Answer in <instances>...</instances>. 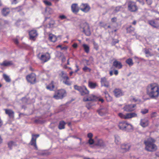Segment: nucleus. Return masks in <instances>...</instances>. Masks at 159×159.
Instances as JSON below:
<instances>
[{
    "label": "nucleus",
    "instance_id": "nucleus-1",
    "mask_svg": "<svg viewBox=\"0 0 159 159\" xmlns=\"http://www.w3.org/2000/svg\"><path fill=\"white\" fill-rule=\"evenodd\" d=\"M148 94L152 98H156L159 96V86L156 83L149 84L147 88Z\"/></svg>",
    "mask_w": 159,
    "mask_h": 159
},
{
    "label": "nucleus",
    "instance_id": "nucleus-2",
    "mask_svg": "<svg viewBox=\"0 0 159 159\" xmlns=\"http://www.w3.org/2000/svg\"><path fill=\"white\" fill-rule=\"evenodd\" d=\"M156 141L155 139L151 137L145 140L144 143L145 145V149L149 152L156 151L157 149V145L154 144Z\"/></svg>",
    "mask_w": 159,
    "mask_h": 159
},
{
    "label": "nucleus",
    "instance_id": "nucleus-3",
    "mask_svg": "<svg viewBox=\"0 0 159 159\" xmlns=\"http://www.w3.org/2000/svg\"><path fill=\"white\" fill-rule=\"evenodd\" d=\"M66 95V93L65 90L63 89H61L55 91L53 96V98L58 100L62 99Z\"/></svg>",
    "mask_w": 159,
    "mask_h": 159
},
{
    "label": "nucleus",
    "instance_id": "nucleus-4",
    "mask_svg": "<svg viewBox=\"0 0 159 159\" xmlns=\"http://www.w3.org/2000/svg\"><path fill=\"white\" fill-rule=\"evenodd\" d=\"M74 88L75 90L80 92L81 96L86 95L89 94V91L85 86H78L75 85L74 86Z\"/></svg>",
    "mask_w": 159,
    "mask_h": 159
},
{
    "label": "nucleus",
    "instance_id": "nucleus-5",
    "mask_svg": "<svg viewBox=\"0 0 159 159\" xmlns=\"http://www.w3.org/2000/svg\"><path fill=\"white\" fill-rule=\"evenodd\" d=\"M128 10L131 12H136L138 10V7L135 2L129 1L127 3Z\"/></svg>",
    "mask_w": 159,
    "mask_h": 159
},
{
    "label": "nucleus",
    "instance_id": "nucleus-6",
    "mask_svg": "<svg viewBox=\"0 0 159 159\" xmlns=\"http://www.w3.org/2000/svg\"><path fill=\"white\" fill-rule=\"evenodd\" d=\"M80 28L83 29V32L87 36L91 35V32L89 24L86 22L82 23L80 24Z\"/></svg>",
    "mask_w": 159,
    "mask_h": 159
},
{
    "label": "nucleus",
    "instance_id": "nucleus-7",
    "mask_svg": "<svg viewBox=\"0 0 159 159\" xmlns=\"http://www.w3.org/2000/svg\"><path fill=\"white\" fill-rule=\"evenodd\" d=\"M39 136V134H32L31 139L29 143V145L33 146L34 148V149L36 150H37L38 149L36 143V139Z\"/></svg>",
    "mask_w": 159,
    "mask_h": 159
},
{
    "label": "nucleus",
    "instance_id": "nucleus-8",
    "mask_svg": "<svg viewBox=\"0 0 159 159\" xmlns=\"http://www.w3.org/2000/svg\"><path fill=\"white\" fill-rule=\"evenodd\" d=\"M118 115L120 118L124 119L131 118L137 116V114L135 113H129L125 115H124L122 113H119Z\"/></svg>",
    "mask_w": 159,
    "mask_h": 159
},
{
    "label": "nucleus",
    "instance_id": "nucleus-9",
    "mask_svg": "<svg viewBox=\"0 0 159 159\" xmlns=\"http://www.w3.org/2000/svg\"><path fill=\"white\" fill-rule=\"evenodd\" d=\"M26 79L27 81L31 84H34L36 83L35 75L33 73L27 75Z\"/></svg>",
    "mask_w": 159,
    "mask_h": 159
},
{
    "label": "nucleus",
    "instance_id": "nucleus-10",
    "mask_svg": "<svg viewBox=\"0 0 159 159\" xmlns=\"http://www.w3.org/2000/svg\"><path fill=\"white\" fill-rule=\"evenodd\" d=\"M98 99V98L96 96L93 94H90L88 97H85L83 98V100L84 102L87 101H96Z\"/></svg>",
    "mask_w": 159,
    "mask_h": 159
},
{
    "label": "nucleus",
    "instance_id": "nucleus-11",
    "mask_svg": "<svg viewBox=\"0 0 159 159\" xmlns=\"http://www.w3.org/2000/svg\"><path fill=\"white\" fill-rule=\"evenodd\" d=\"M146 57H148L154 56L156 54V52L153 51L151 48H145L143 50Z\"/></svg>",
    "mask_w": 159,
    "mask_h": 159
},
{
    "label": "nucleus",
    "instance_id": "nucleus-12",
    "mask_svg": "<svg viewBox=\"0 0 159 159\" xmlns=\"http://www.w3.org/2000/svg\"><path fill=\"white\" fill-rule=\"evenodd\" d=\"M90 9V7L87 3H82L80 6V9L85 13L88 12Z\"/></svg>",
    "mask_w": 159,
    "mask_h": 159
},
{
    "label": "nucleus",
    "instance_id": "nucleus-13",
    "mask_svg": "<svg viewBox=\"0 0 159 159\" xmlns=\"http://www.w3.org/2000/svg\"><path fill=\"white\" fill-rule=\"evenodd\" d=\"M50 54L48 52H46L42 54L39 58L40 59L42 62H45L50 59Z\"/></svg>",
    "mask_w": 159,
    "mask_h": 159
},
{
    "label": "nucleus",
    "instance_id": "nucleus-14",
    "mask_svg": "<svg viewBox=\"0 0 159 159\" xmlns=\"http://www.w3.org/2000/svg\"><path fill=\"white\" fill-rule=\"evenodd\" d=\"M114 96L116 98H119L124 95V93L120 89L116 88L113 91Z\"/></svg>",
    "mask_w": 159,
    "mask_h": 159
},
{
    "label": "nucleus",
    "instance_id": "nucleus-15",
    "mask_svg": "<svg viewBox=\"0 0 159 159\" xmlns=\"http://www.w3.org/2000/svg\"><path fill=\"white\" fill-rule=\"evenodd\" d=\"M136 107V105L132 104L125 105L123 109L124 111H134L135 109V107Z\"/></svg>",
    "mask_w": 159,
    "mask_h": 159
},
{
    "label": "nucleus",
    "instance_id": "nucleus-16",
    "mask_svg": "<svg viewBox=\"0 0 159 159\" xmlns=\"http://www.w3.org/2000/svg\"><path fill=\"white\" fill-rule=\"evenodd\" d=\"M130 148V146L129 144H122L121 145L120 151L122 152H126L129 151Z\"/></svg>",
    "mask_w": 159,
    "mask_h": 159
},
{
    "label": "nucleus",
    "instance_id": "nucleus-17",
    "mask_svg": "<svg viewBox=\"0 0 159 159\" xmlns=\"http://www.w3.org/2000/svg\"><path fill=\"white\" fill-rule=\"evenodd\" d=\"M100 82L102 86H104L107 88H108L109 86V82L107 81L105 77L101 78Z\"/></svg>",
    "mask_w": 159,
    "mask_h": 159
},
{
    "label": "nucleus",
    "instance_id": "nucleus-18",
    "mask_svg": "<svg viewBox=\"0 0 159 159\" xmlns=\"http://www.w3.org/2000/svg\"><path fill=\"white\" fill-rule=\"evenodd\" d=\"M71 8L72 11L74 13L76 14L79 11V8L77 4H72L71 5Z\"/></svg>",
    "mask_w": 159,
    "mask_h": 159
},
{
    "label": "nucleus",
    "instance_id": "nucleus-19",
    "mask_svg": "<svg viewBox=\"0 0 159 159\" xmlns=\"http://www.w3.org/2000/svg\"><path fill=\"white\" fill-rule=\"evenodd\" d=\"M112 66L115 68L118 69L121 68L123 66L120 62L116 60H115L113 62Z\"/></svg>",
    "mask_w": 159,
    "mask_h": 159
},
{
    "label": "nucleus",
    "instance_id": "nucleus-20",
    "mask_svg": "<svg viewBox=\"0 0 159 159\" xmlns=\"http://www.w3.org/2000/svg\"><path fill=\"white\" fill-rule=\"evenodd\" d=\"M98 113L101 116H103L107 112V110L106 108L102 107L97 111Z\"/></svg>",
    "mask_w": 159,
    "mask_h": 159
},
{
    "label": "nucleus",
    "instance_id": "nucleus-21",
    "mask_svg": "<svg viewBox=\"0 0 159 159\" xmlns=\"http://www.w3.org/2000/svg\"><path fill=\"white\" fill-rule=\"evenodd\" d=\"M126 125H127V122L125 121H123L120 122L118 126L120 129L125 130Z\"/></svg>",
    "mask_w": 159,
    "mask_h": 159
},
{
    "label": "nucleus",
    "instance_id": "nucleus-22",
    "mask_svg": "<svg viewBox=\"0 0 159 159\" xmlns=\"http://www.w3.org/2000/svg\"><path fill=\"white\" fill-rule=\"evenodd\" d=\"M140 125L143 127H145L148 126V121L147 119L145 118L141 119L140 120Z\"/></svg>",
    "mask_w": 159,
    "mask_h": 159
},
{
    "label": "nucleus",
    "instance_id": "nucleus-23",
    "mask_svg": "<svg viewBox=\"0 0 159 159\" xmlns=\"http://www.w3.org/2000/svg\"><path fill=\"white\" fill-rule=\"evenodd\" d=\"M5 113L7 114L10 118H13L14 117V112L11 109H4Z\"/></svg>",
    "mask_w": 159,
    "mask_h": 159
},
{
    "label": "nucleus",
    "instance_id": "nucleus-24",
    "mask_svg": "<svg viewBox=\"0 0 159 159\" xmlns=\"http://www.w3.org/2000/svg\"><path fill=\"white\" fill-rule=\"evenodd\" d=\"M38 34L36 30H32L29 32V35L30 39H33Z\"/></svg>",
    "mask_w": 159,
    "mask_h": 159
},
{
    "label": "nucleus",
    "instance_id": "nucleus-25",
    "mask_svg": "<svg viewBox=\"0 0 159 159\" xmlns=\"http://www.w3.org/2000/svg\"><path fill=\"white\" fill-rule=\"evenodd\" d=\"M98 86V84L96 82H93L92 81L88 82V86L91 89H94Z\"/></svg>",
    "mask_w": 159,
    "mask_h": 159
},
{
    "label": "nucleus",
    "instance_id": "nucleus-26",
    "mask_svg": "<svg viewBox=\"0 0 159 159\" xmlns=\"http://www.w3.org/2000/svg\"><path fill=\"white\" fill-rule=\"evenodd\" d=\"M10 12V10L8 8H3L2 11V14L4 16L7 15Z\"/></svg>",
    "mask_w": 159,
    "mask_h": 159
},
{
    "label": "nucleus",
    "instance_id": "nucleus-27",
    "mask_svg": "<svg viewBox=\"0 0 159 159\" xmlns=\"http://www.w3.org/2000/svg\"><path fill=\"white\" fill-rule=\"evenodd\" d=\"M148 23L149 25L154 28H157L158 26V25L154 20H149Z\"/></svg>",
    "mask_w": 159,
    "mask_h": 159
},
{
    "label": "nucleus",
    "instance_id": "nucleus-28",
    "mask_svg": "<svg viewBox=\"0 0 159 159\" xmlns=\"http://www.w3.org/2000/svg\"><path fill=\"white\" fill-rule=\"evenodd\" d=\"M12 65V63L11 61H4L0 64L1 66H8Z\"/></svg>",
    "mask_w": 159,
    "mask_h": 159
},
{
    "label": "nucleus",
    "instance_id": "nucleus-29",
    "mask_svg": "<svg viewBox=\"0 0 159 159\" xmlns=\"http://www.w3.org/2000/svg\"><path fill=\"white\" fill-rule=\"evenodd\" d=\"M126 126L125 130L127 132H130L133 130V127L131 124H128L127 122V125H126Z\"/></svg>",
    "mask_w": 159,
    "mask_h": 159
},
{
    "label": "nucleus",
    "instance_id": "nucleus-30",
    "mask_svg": "<svg viewBox=\"0 0 159 159\" xmlns=\"http://www.w3.org/2000/svg\"><path fill=\"white\" fill-rule=\"evenodd\" d=\"M49 39L51 41L54 42L57 40V38L55 36L50 34L49 35Z\"/></svg>",
    "mask_w": 159,
    "mask_h": 159
},
{
    "label": "nucleus",
    "instance_id": "nucleus-31",
    "mask_svg": "<svg viewBox=\"0 0 159 159\" xmlns=\"http://www.w3.org/2000/svg\"><path fill=\"white\" fill-rule=\"evenodd\" d=\"M65 123L63 121H61L59 122L58 125V128L60 129H61L65 128Z\"/></svg>",
    "mask_w": 159,
    "mask_h": 159
},
{
    "label": "nucleus",
    "instance_id": "nucleus-32",
    "mask_svg": "<svg viewBox=\"0 0 159 159\" xmlns=\"http://www.w3.org/2000/svg\"><path fill=\"white\" fill-rule=\"evenodd\" d=\"M53 81H52L51 83L47 86V89L50 90H53L54 88V86L53 85Z\"/></svg>",
    "mask_w": 159,
    "mask_h": 159
},
{
    "label": "nucleus",
    "instance_id": "nucleus-33",
    "mask_svg": "<svg viewBox=\"0 0 159 159\" xmlns=\"http://www.w3.org/2000/svg\"><path fill=\"white\" fill-rule=\"evenodd\" d=\"M8 147L11 149L12 147L13 146H17V144L15 142H13L12 141H11L9 142L8 143Z\"/></svg>",
    "mask_w": 159,
    "mask_h": 159
},
{
    "label": "nucleus",
    "instance_id": "nucleus-34",
    "mask_svg": "<svg viewBox=\"0 0 159 159\" xmlns=\"http://www.w3.org/2000/svg\"><path fill=\"white\" fill-rule=\"evenodd\" d=\"M96 145L100 147H103L105 145V143L103 141L102 139L98 140L97 143L96 144Z\"/></svg>",
    "mask_w": 159,
    "mask_h": 159
},
{
    "label": "nucleus",
    "instance_id": "nucleus-35",
    "mask_svg": "<svg viewBox=\"0 0 159 159\" xmlns=\"http://www.w3.org/2000/svg\"><path fill=\"white\" fill-rule=\"evenodd\" d=\"M84 49V51L87 53H88L89 51V46L86 44H84L82 45Z\"/></svg>",
    "mask_w": 159,
    "mask_h": 159
},
{
    "label": "nucleus",
    "instance_id": "nucleus-36",
    "mask_svg": "<svg viewBox=\"0 0 159 159\" xmlns=\"http://www.w3.org/2000/svg\"><path fill=\"white\" fill-rule=\"evenodd\" d=\"M126 30L127 33H132L134 32V28L130 25L127 28Z\"/></svg>",
    "mask_w": 159,
    "mask_h": 159
},
{
    "label": "nucleus",
    "instance_id": "nucleus-37",
    "mask_svg": "<svg viewBox=\"0 0 159 159\" xmlns=\"http://www.w3.org/2000/svg\"><path fill=\"white\" fill-rule=\"evenodd\" d=\"M126 63L129 66H131L134 64L133 60L132 59L129 58L127 59L125 61Z\"/></svg>",
    "mask_w": 159,
    "mask_h": 159
},
{
    "label": "nucleus",
    "instance_id": "nucleus-38",
    "mask_svg": "<svg viewBox=\"0 0 159 159\" xmlns=\"http://www.w3.org/2000/svg\"><path fill=\"white\" fill-rule=\"evenodd\" d=\"M63 83L68 86H69L71 85L72 82L71 81H70L69 78L68 77V79H65L63 81Z\"/></svg>",
    "mask_w": 159,
    "mask_h": 159
},
{
    "label": "nucleus",
    "instance_id": "nucleus-39",
    "mask_svg": "<svg viewBox=\"0 0 159 159\" xmlns=\"http://www.w3.org/2000/svg\"><path fill=\"white\" fill-rule=\"evenodd\" d=\"M3 78L6 82H9L11 81V79L7 75L4 74L3 75Z\"/></svg>",
    "mask_w": 159,
    "mask_h": 159
},
{
    "label": "nucleus",
    "instance_id": "nucleus-40",
    "mask_svg": "<svg viewBox=\"0 0 159 159\" xmlns=\"http://www.w3.org/2000/svg\"><path fill=\"white\" fill-rule=\"evenodd\" d=\"M105 97L107 101L108 102H110L112 100V97H111L109 94H107L106 95V96Z\"/></svg>",
    "mask_w": 159,
    "mask_h": 159
},
{
    "label": "nucleus",
    "instance_id": "nucleus-41",
    "mask_svg": "<svg viewBox=\"0 0 159 159\" xmlns=\"http://www.w3.org/2000/svg\"><path fill=\"white\" fill-rule=\"evenodd\" d=\"M83 70L85 72H90L91 71V69L90 68L88 67L87 66H84L83 68Z\"/></svg>",
    "mask_w": 159,
    "mask_h": 159
},
{
    "label": "nucleus",
    "instance_id": "nucleus-42",
    "mask_svg": "<svg viewBox=\"0 0 159 159\" xmlns=\"http://www.w3.org/2000/svg\"><path fill=\"white\" fill-rule=\"evenodd\" d=\"M120 140L119 137L118 136H115V142L116 143L118 144Z\"/></svg>",
    "mask_w": 159,
    "mask_h": 159
},
{
    "label": "nucleus",
    "instance_id": "nucleus-43",
    "mask_svg": "<svg viewBox=\"0 0 159 159\" xmlns=\"http://www.w3.org/2000/svg\"><path fill=\"white\" fill-rule=\"evenodd\" d=\"M57 48H60L62 50H66L67 49V47L66 46L62 47L61 45H59L57 46Z\"/></svg>",
    "mask_w": 159,
    "mask_h": 159
},
{
    "label": "nucleus",
    "instance_id": "nucleus-44",
    "mask_svg": "<svg viewBox=\"0 0 159 159\" xmlns=\"http://www.w3.org/2000/svg\"><path fill=\"white\" fill-rule=\"evenodd\" d=\"M23 9V6H19L15 8L16 11H20Z\"/></svg>",
    "mask_w": 159,
    "mask_h": 159
},
{
    "label": "nucleus",
    "instance_id": "nucleus-45",
    "mask_svg": "<svg viewBox=\"0 0 159 159\" xmlns=\"http://www.w3.org/2000/svg\"><path fill=\"white\" fill-rule=\"evenodd\" d=\"M148 111V110L147 109H142L141 111V112L143 114H146Z\"/></svg>",
    "mask_w": 159,
    "mask_h": 159
},
{
    "label": "nucleus",
    "instance_id": "nucleus-46",
    "mask_svg": "<svg viewBox=\"0 0 159 159\" xmlns=\"http://www.w3.org/2000/svg\"><path fill=\"white\" fill-rule=\"evenodd\" d=\"M43 2L47 6H51L52 5L51 2L47 0H44L43 1Z\"/></svg>",
    "mask_w": 159,
    "mask_h": 159
},
{
    "label": "nucleus",
    "instance_id": "nucleus-47",
    "mask_svg": "<svg viewBox=\"0 0 159 159\" xmlns=\"http://www.w3.org/2000/svg\"><path fill=\"white\" fill-rule=\"evenodd\" d=\"M119 42V40L117 39H113L111 44L112 45H115Z\"/></svg>",
    "mask_w": 159,
    "mask_h": 159
},
{
    "label": "nucleus",
    "instance_id": "nucleus-48",
    "mask_svg": "<svg viewBox=\"0 0 159 159\" xmlns=\"http://www.w3.org/2000/svg\"><path fill=\"white\" fill-rule=\"evenodd\" d=\"M59 18L61 20H63V19H66L67 17L66 16L64 15H61L59 16Z\"/></svg>",
    "mask_w": 159,
    "mask_h": 159
},
{
    "label": "nucleus",
    "instance_id": "nucleus-49",
    "mask_svg": "<svg viewBox=\"0 0 159 159\" xmlns=\"http://www.w3.org/2000/svg\"><path fill=\"white\" fill-rule=\"evenodd\" d=\"M94 48L96 50H98V44L96 43L95 42H93V43Z\"/></svg>",
    "mask_w": 159,
    "mask_h": 159
},
{
    "label": "nucleus",
    "instance_id": "nucleus-50",
    "mask_svg": "<svg viewBox=\"0 0 159 159\" xmlns=\"http://www.w3.org/2000/svg\"><path fill=\"white\" fill-rule=\"evenodd\" d=\"M121 6H118L116 7L115 9V11H120L121 9Z\"/></svg>",
    "mask_w": 159,
    "mask_h": 159
},
{
    "label": "nucleus",
    "instance_id": "nucleus-51",
    "mask_svg": "<svg viewBox=\"0 0 159 159\" xmlns=\"http://www.w3.org/2000/svg\"><path fill=\"white\" fill-rule=\"evenodd\" d=\"M157 115V113L156 112H154L152 113L151 115V117H155Z\"/></svg>",
    "mask_w": 159,
    "mask_h": 159
},
{
    "label": "nucleus",
    "instance_id": "nucleus-52",
    "mask_svg": "<svg viewBox=\"0 0 159 159\" xmlns=\"http://www.w3.org/2000/svg\"><path fill=\"white\" fill-rule=\"evenodd\" d=\"M88 142L90 144H92L94 143V141L93 139H89Z\"/></svg>",
    "mask_w": 159,
    "mask_h": 159
},
{
    "label": "nucleus",
    "instance_id": "nucleus-53",
    "mask_svg": "<svg viewBox=\"0 0 159 159\" xmlns=\"http://www.w3.org/2000/svg\"><path fill=\"white\" fill-rule=\"evenodd\" d=\"M61 77L62 78L63 80H64L66 79H68L69 77L67 75V74L65 75H63V76H61Z\"/></svg>",
    "mask_w": 159,
    "mask_h": 159
},
{
    "label": "nucleus",
    "instance_id": "nucleus-54",
    "mask_svg": "<svg viewBox=\"0 0 159 159\" xmlns=\"http://www.w3.org/2000/svg\"><path fill=\"white\" fill-rule=\"evenodd\" d=\"M117 21V18L116 17H114L111 18V21L113 22H116Z\"/></svg>",
    "mask_w": 159,
    "mask_h": 159
},
{
    "label": "nucleus",
    "instance_id": "nucleus-55",
    "mask_svg": "<svg viewBox=\"0 0 159 159\" xmlns=\"http://www.w3.org/2000/svg\"><path fill=\"white\" fill-rule=\"evenodd\" d=\"M147 4L149 5L151 4L152 2V0H146Z\"/></svg>",
    "mask_w": 159,
    "mask_h": 159
},
{
    "label": "nucleus",
    "instance_id": "nucleus-56",
    "mask_svg": "<svg viewBox=\"0 0 159 159\" xmlns=\"http://www.w3.org/2000/svg\"><path fill=\"white\" fill-rule=\"evenodd\" d=\"M93 136V134L91 133H89L88 134L87 136L89 139H92Z\"/></svg>",
    "mask_w": 159,
    "mask_h": 159
},
{
    "label": "nucleus",
    "instance_id": "nucleus-57",
    "mask_svg": "<svg viewBox=\"0 0 159 159\" xmlns=\"http://www.w3.org/2000/svg\"><path fill=\"white\" fill-rule=\"evenodd\" d=\"M137 1L139 2V3L142 5L144 4V2L143 0H137Z\"/></svg>",
    "mask_w": 159,
    "mask_h": 159
},
{
    "label": "nucleus",
    "instance_id": "nucleus-58",
    "mask_svg": "<svg viewBox=\"0 0 159 159\" xmlns=\"http://www.w3.org/2000/svg\"><path fill=\"white\" fill-rule=\"evenodd\" d=\"M66 73L64 72V71H61V76H63V75H66Z\"/></svg>",
    "mask_w": 159,
    "mask_h": 159
},
{
    "label": "nucleus",
    "instance_id": "nucleus-59",
    "mask_svg": "<svg viewBox=\"0 0 159 159\" xmlns=\"http://www.w3.org/2000/svg\"><path fill=\"white\" fill-rule=\"evenodd\" d=\"M13 41L16 44H18V40L17 39H13Z\"/></svg>",
    "mask_w": 159,
    "mask_h": 159
},
{
    "label": "nucleus",
    "instance_id": "nucleus-60",
    "mask_svg": "<svg viewBox=\"0 0 159 159\" xmlns=\"http://www.w3.org/2000/svg\"><path fill=\"white\" fill-rule=\"evenodd\" d=\"M72 47L74 48H76L77 47V44L76 43H74L72 45Z\"/></svg>",
    "mask_w": 159,
    "mask_h": 159
},
{
    "label": "nucleus",
    "instance_id": "nucleus-61",
    "mask_svg": "<svg viewBox=\"0 0 159 159\" xmlns=\"http://www.w3.org/2000/svg\"><path fill=\"white\" fill-rule=\"evenodd\" d=\"M76 69L75 71V72H77L79 70L78 66L77 65H76Z\"/></svg>",
    "mask_w": 159,
    "mask_h": 159
},
{
    "label": "nucleus",
    "instance_id": "nucleus-62",
    "mask_svg": "<svg viewBox=\"0 0 159 159\" xmlns=\"http://www.w3.org/2000/svg\"><path fill=\"white\" fill-rule=\"evenodd\" d=\"M118 74V72L117 70H114V74L116 75H117Z\"/></svg>",
    "mask_w": 159,
    "mask_h": 159
},
{
    "label": "nucleus",
    "instance_id": "nucleus-63",
    "mask_svg": "<svg viewBox=\"0 0 159 159\" xmlns=\"http://www.w3.org/2000/svg\"><path fill=\"white\" fill-rule=\"evenodd\" d=\"M109 74L110 76H112L113 75L112 70H110L109 72Z\"/></svg>",
    "mask_w": 159,
    "mask_h": 159
},
{
    "label": "nucleus",
    "instance_id": "nucleus-64",
    "mask_svg": "<svg viewBox=\"0 0 159 159\" xmlns=\"http://www.w3.org/2000/svg\"><path fill=\"white\" fill-rule=\"evenodd\" d=\"M92 105L89 104H87L86 106V107L89 109V107H90Z\"/></svg>",
    "mask_w": 159,
    "mask_h": 159
}]
</instances>
